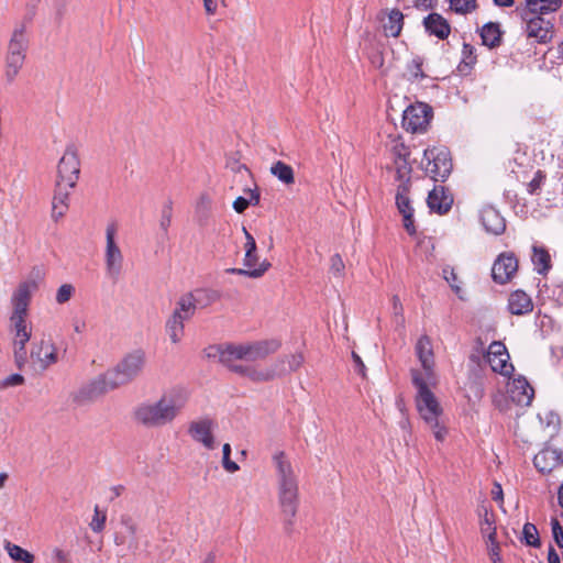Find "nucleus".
Returning a JSON list of instances; mask_svg holds the SVG:
<instances>
[{"label": "nucleus", "instance_id": "f257e3e1", "mask_svg": "<svg viewBox=\"0 0 563 563\" xmlns=\"http://www.w3.org/2000/svg\"><path fill=\"white\" fill-rule=\"evenodd\" d=\"M278 341H256L228 344L220 350L219 360L231 372L254 383L271 382L286 374L285 360L261 363L279 349Z\"/></svg>", "mask_w": 563, "mask_h": 563}, {"label": "nucleus", "instance_id": "f03ea898", "mask_svg": "<svg viewBox=\"0 0 563 563\" xmlns=\"http://www.w3.org/2000/svg\"><path fill=\"white\" fill-rule=\"evenodd\" d=\"M276 474L277 503L287 533L292 532L299 507V481L289 456L284 451L273 454Z\"/></svg>", "mask_w": 563, "mask_h": 563}, {"label": "nucleus", "instance_id": "7ed1b4c3", "mask_svg": "<svg viewBox=\"0 0 563 563\" xmlns=\"http://www.w3.org/2000/svg\"><path fill=\"white\" fill-rule=\"evenodd\" d=\"M188 401V391L180 386L166 389L153 402L139 405L133 418L136 423L145 428H161L172 423L183 411Z\"/></svg>", "mask_w": 563, "mask_h": 563}, {"label": "nucleus", "instance_id": "20e7f679", "mask_svg": "<svg viewBox=\"0 0 563 563\" xmlns=\"http://www.w3.org/2000/svg\"><path fill=\"white\" fill-rule=\"evenodd\" d=\"M412 384L417 388L416 405L420 417L432 430L438 441H443L446 437V428L441 423L442 407L429 386H433L429 380L422 377L419 369H411Z\"/></svg>", "mask_w": 563, "mask_h": 563}, {"label": "nucleus", "instance_id": "39448f33", "mask_svg": "<svg viewBox=\"0 0 563 563\" xmlns=\"http://www.w3.org/2000/svg\"><path fill=\"white\" fill-rule=\"evenodd\" d=\"M27 49V38L23 26L14 29L7 47L4 59V77L12 84L24 65Z\"/></svg>", "mask_w": 563, "mask_h": 563}, {"label": "nucleus", "instance_id": "423d86ee", "mask_svg": "<svg viewBox=\"0 0 563 563\" xmlns=\"http://www.w3.org/2000/svg\"><path fill=\"white\" fill-rule=\"evenodd\" d=\"M242 232L245 236L244 243V268H229L228 273L247 276L250 278L262 277L271 267V263L267 260L260 262V257L256 253V241L253 235L247 231L245 227H242Z\"/></svg>", "mask_w": 563, "mask_h": 563}, {"label": "nucleus", "instance_id": "0eeeda50", "mask_svg": "<svg viewBox=\"0 0 563 563\" xmlns=\"http://www.w3.org/2000/svg\"><path fill=\"white\" fill-rule=\"evenodd\" d=\"M10 330L13 334V355L15 364L22 368L27 362L26 344L32 336V325L27 322V314L12 313Z\"/></svg>", "mask_w": 563, "mask_h": 563}, {"label": "nucleus", "instance_id": "6e6552de", "mask_svg": "<svg viewBox=\"0 0 563 563\" xmlns=\"http://www.w3.org/2000/svg\"><path fill=\"white\" fill-rule=\"evenodd\" d=\"M146 363V355L143 350H134L124 355L110 372L118 386L125 385L141 375Z\"/></svg>", "mask_w": 563, "mask_h": 563}, {"label": "nucleus", "instance_id": "1a4fd4ad", "mask_svg": "<svg viewBox=\"0 0 563 563\" xmlns=\"http://www.w3.org/2000/svg\"><path fill=\"white\" fill-rule=\"evenodd\" d=\"M80 165L77 146L74 144L67 145L57 165L55 184L75 188L80 177Z\"/></svg>", "mask_w": 563, "mask_h": 563}, {"label": "nucleus", "instance_id": "9d476101", "mask_svg": "<svg viewBox=\"0 0 563 563\" xmlns=\"http://www.w3.org/2000/svg\"><path fill=\"white\" fill-rule=\"evenodd\" d=\"M422 164L426 174L434 181H444L452 170V161L446 148H427Z\"/></svg>", "mask_w": 563, "mask_h": 563}, {"label": "nucleus", "instance_id": "9b49d317", "mask_svg": "<svg viewBox=\"0 0 563 563\" xmlns=\"http://www.w3.org/2000/svg\"><path fill=\"white\" fill-rule=\"evenodd\" d=\"M57 362V347L51 340L41 339L32 343L30 365L35 372H44Z\"/></svg>", "mask_w": 563, "mask_h": 563}, {"label": "nucleus", "instance_id": "f8f14e48", "mask_svg": "<svg viewBox=\"0 0 563 563\" xmlns=\"http://www.w3.org/2000/svg\"><path fill=\"white\" fill-rule=\"evenodd\" d=\"M118 228L109 223L106 228L104 263L109 276L117 277L122 271L123 254L117 242Z\"/></svg>", "mask_w": 563, "mask_h": 563}, {"label": "nucleus", "instance_id": "ddd939ff", "mask_svg": "<svg viewBox=\"0 0 563 563\" xmlns=\"http://www.w3.org/2000/svg\"><path fill=\"white\" fill-rule=\"evenodd\" d=\"M415 352L422 367L419 371L422 373V377L429 380L430 384L435 385V360L431 339L426 334L421 335L416 343Z\"/></svg>", "mask_w": 563, "mask_h": 563}, {"label": "nucleus", "instance_id": "4468645a", "mask_svg": "<svg viewBox=\"0 0 563 563\" xmlns=\"http://www.w3.org/2000/svg\"><path fill=\"white\" fill-rule=\"evenodd\" d=\"M432 117L431 108L422 102L407 107L402 115V126L412 133L423 131Z\"/></svg>", "mask_w": 563, "mask_h": 563}, {"label": "nucleus", "instance_id": "2eb2a0df", "mask_svg": "<svg viewBox=\"0 0 563 563\" xmlns=\"http://www.w3.org/2000/svg\"><path fill=\"white\" fill-rule=\"evenodd\" d=\"M522 19L526 21V32L528 37L534 38L538 43H548L554 34L553 23L545 19L544 15H528L527 11L522 12Z\"/></svg>", "mask_w": 563, "mask_h": 563}, {"label": "nucleus", "instance_id": "dca6fc26", "mask_svg": "<svg viewBox=\"0 0 563 563\" xmlns=\"http://www.w3.org/2000/svg\"><path fill=\"white\" fill-rule=\"evenodd\" d=\"M117 387L119 386L117 385L110 372H108L107 374L95 378L88 385L79 389L75 396V400L78 404L92 401L109 390L115 389Z\"/></svg>", "mask_w": 563, "mask_h": 563}, {"label": "nucleus", "instance_id": "f3484780", "mask_svg": "<svg viewBox=\"0 0 563 563\" xmlns=\"http://www.w3.org/2000/svg\"><path fill=\"white\" fill-rule=\"evenodd\" d=\"M117 387L119 386L117 385L110 372H108L107 374L95 378L88 385L79 389L75 396V400L78 404L92 401L109 390L115 389Z\"/></svg>", "mask_w": 563, "mask_h": 563}, {"label": "nucleus", "instance_id": "a211bd4d", "mask_svg": "<svg viewBox=\"0 0 563 563\" xmlns=\"http://www.w3.org/2000/svg\"><path fill=\"white\" fill-rule=\"evenodd\" d=\"M487 362L495 373L503 376H510L514 372V366L509 363V354L504 343L493 342L487 352Z\"/></svg>", "mask_w": 563, "mask_h": 563}, {"label": "nucleus", "instance_id": "6ab92c4d", "mask_svg": "<svg viewBox=\"0 0 563 563\" xmlns=\"http://www.w3.org/2000/svg\"><path fill=\"white\" fill-rule=\"evenodd\" d=\"M518 271V260L514 253H501L494 262L492 276L495 282L505 284L509 282Z\"/></svg>", "mask_w": 563, "mask_h": 563}, {"label": "nucleus", "instance_id": "aec40b11", "mask_svg": "<svg viewBox=\"0 0 563 563\" xmlns=\"http://www.w3.org/2000/svg\"><path fill=\"white\" fill-rule=\"evenodd\" d=\"M410 186L408 184H399L396 195V205L399 213L402 216V224L408 234L413 235L416 233V227L413 221V208L409 199Z\"/></svg>", "mask_w": 563, "mask_h": 563}, {"label": "nucleus", "instance_id": "412c9836", "mask_svg": "<svg viewBox=\"0 0 563 563\" xmlns=\"http://www.w3.org/2000/svg\"><path fill=\"white\" fill-rule=\"evenodd\" d=\"M213 422L210 419H200L190 422L188 433L196 441L201 443L206 449L213 450L216 441L213 437Z\"/></svg>", "mask_w": 563, "mask_h": 563}, {"label": "nucleus", "instance_id": "4be33fe9", "mask_svg": "<svg viewBox=\"0 0 563 563\" xmlns=\"http://www.w3.org/2000/svg\"><path fill=\"white\" fill-rule=\"evenodd\" d=\"M36 289V283L27 280L19 284L11 297L13 307L12 313H29V306L33 291Z\"/></svg>", "mask_w": 563, "mask_h": 563}, {"label": "nucleus", "instance_id": "5701e85b", "mask_svg": "<svg viewBox=\"0 0 563 563\" xmlns=\"http://www.w3.org/2000/svg\"><path fill=\"white\" fill-rule=\"evenodd\" d=\"M70 188L65 185L55 184L54 195L52 198L51 217L54 222H58L67 213L69 209Z\"/></svg>", "mask_w": 563, "mask_h": 563}, {"label": "nucleus", "instance_id": "b1692460", "mask_svg": "<svg viewBox=\"0 0 563 563\" xmlns=\"http://www.w3.org/2000/svg\"><path fill=\"white\" fill-rule=\"evenodd\" d=\"M508 394L515 404L526 407L531 404L534 390L525 377H518L509 383Z\"/></svg>", "mask_w": 563, "mask_h": 563}, {"label": "nucleus", "instance_id": "393cba45", "mask_svg": "<svg viewBox=\"0 0 563 563\" xmlns=\"http://www.w3.org/2000/svg\"><path fill=\"white\" fill-rule=\"evenodd\" d=\"M533 463L541 473H550L563 464L562 453L555 449L545 448L536 454Z\"/></svg>", "mask_w": 563, "mask_h": 563}, {"label": "nucleus", "instance_id": "a878e982", "mask_svg": "<svg viewBox=\"0 0 563 563\" xmlns=\"http://www.w3.org/2000/svg\"><path fill=\"white\" fill-rule=\"evenodd\" d=\"M482 224L488 233L499 235L506 230L504 217L492 206H486L481 212Z\"/></svg>", "mask_w": 563, "mask_h": 563}, {"label": "nucleus", "instance_id": "bb28decb", "mask_svg": "<svg viewBox=\"0 0 563 563\" xmlns=\"http://www.w3.org/2000/svg\"><path fill=\"white\" fill-rule=\"evenodd\" d=\"M477 514L479 517V529L482 537L486 542L495 541L497 531L494 512L485 504H482L477 509Z\"/></svg>", "mask_w": 563, "mask_h": 563}, {"label": "nucleus", "instance_id": "cd10ccee", "mask_svg": "<svg viewBox=\"0 0 563 563\" xmlns=\"http://www.w3.org/2000/svg\"><path fill=\"white\" fill-rule=\"evenodd\" d=\"M428 206L432 211L440 214L446 213L453 203L451 195L446 194L444 187L435 186L429 194L427 199Z\"/></svg>", "mask_w": 563, "mask_h": 563}, {"label": "nucleus", "instance_id": "c85d7f7f", "mask_svg": "<svg viewBox=\"0 0 563 563\" xmlns=\"http://www.w3.org/2000/svg\"><path fill=\"white\" fill-rule=\"evenodd\" d=\"M423 25L431 35L445 40L451 33V26L446 19L439 13H430L423 19Z\"/></svg>", "mask_w": 563, "mask_h": 563}, {"label": "nucleus", "instance_id": "c756f323", "mask_svg": "<svg viewBox=\"0 0 563 563\" xmlns=\"http://www.w3.org/2000/svg\"><path fill=\"white\" fill-rule=\"evenodd\" d=\"M508 309L511 314H527L533 310V302L528 294L522 290H516L509 295Z\"/></svg>", "mask_w": 563, "mask_h": 563}, {"label": "nucleus", "instance_id": "7c9ffc66", "mask_svg": "<svg viewBox=\"0 0 563 563\" xmlns=\"http://www.w3.org/2000/svg\"><path fill=\"white\" fill-rule=\"evenodd\" d=\"M561 3L562 0H526V8L523 11H527L528 15H547L555 12L561 7Z\"/></svg>", "mask_w": 563, "mask_h": 563}, {"label": "nucleus", "instance_id": "2f4dec72", "mask_svg": "<svg viewBox=\"0 0 563 563\" xmlns=\"http://www.w3.org/2000/svg\"><path fill=\"white\" fill-rule=\"evenodd\" d=\"M404 26V14L398 9H393L383 20V31L386 36L398 37Z\"/></svg>", "mask_w": 563, "mask_h": 563}, {"label": "nucleus", "instance_id": "473e14b6", "mask_svg": "<svg viewBox=\"0 0 563 563\" xmlns=\"http://www.w3.org/2000/svg\"><path fill=\"white\" fill-rule=\"evenodd\" d=\"M185 320L178 313H172L166 321V333L173 344H178L185 335Z\"/></svg>", "mask_w": 563, "mask_h": 563}, {"label": "nucleus", "instance_id": "72a5a7b5", "mask_svg": "<svg viewBox=\"0 0 563 563\" xmlns=\"http://www.w3.org/2000/svg\"><path fill=\"white\" fill-rule=\"evenodd\" d=\"M212 211V197L208 192H202L199 195L196 206H195V214L197 222L200 225L206 224Z\"/></svg>", "mask_w": 563, "mask_h": 563}, {"label": "nucleus", "instance_id": "f704fd0d", "mask_svg": "<svg viewBox=\"0 0 563 563\" xmlns=\"http://www.w3.org/2000/svg\"><path fill=\"white\" fill-rule=\"evenodd\" d=\"M501 31L498 23L488 22L481 30L483 44L493 48L500 45Z\"/></svg>", "mask_w": 563, "mask_h": 563}, {"label": "nucleus", "instance_id": "c9c22d12", "mask_svg": "<svg viewBox=\"0 0 563 563\" xmlns=\"http://www.w3.org/2000/svg\"><path fill=\"white\" fill-rule=\"evenodd\" d=\"M190 295L194 298L196 308H206L217 302L221 297L220 292L213 289H198L190 292Z\"/></svg>", "mask_w": 563, "mask_h": 563}, {"label": "nucleus", "instance_id": "e433bc0d", "mask_svg": "<svg viewBox=\"0 0 563 563\" xmlns=\"http://www.w3.org/2000/svg\"><path fill=\"white\" fill-rule=\"evenodd\" d=\"M271 173L285 185H292L295 183L292 167L282 161H277L272 165Z\"/></svg>", "mask_w": 563, "mask_h": 563}, {"label": "nucleus", "instance_id": "4c0bfd02", "mask_svg": "<svg viewBox=\"0 0 563 563\" xmlns=\"http://www.w3.org/2000/svg\"><path fill=\"white\" fill-rule=\"evenodd\" d=\"M532 262L539 274H547L551 268L550 254L543 247L533 246Z\"/></svg>", "mask_w": 563, "mask_h": 563}, {"label": "nucleus", "instance_id": "58836bf2", "mask_svg": "<svg viewBox=\"0 0 563 563\" xmlns=\"http://www.w3.org/2000/svg\"><path fill=\"white\" fill-rule=\"evenodd\" d=\"M196 309L194 298L190 294H187L177 301L173 313H178L183 320L187 321L195 314Z\"/></svg>", "mask_w": 563, "mask_h": 563}, {"label": "nucleus", "instance_id": "ea45409f", "mask_svg": "<svg viewBox=\"0 0 563 563\" xmlns=\"http://www.w3.org/2000/svg\"><path fill=\"white\" fill-rule=\"evenodd\" d=\"M5 550L8 551L9 556L19 563H33L34 562V555L29 552L27 550H24L23 548L13 544L11 542L5 543Z\"/></svg>", "mask_w": 563, "mask_h": 563}, {"label": "nucleus", "instance_id": "a19ab883", "mask_svg": "<svg viewBox=\"0 0 563 563\" xmlns=\"http://www.w3.org/2000/svg\"><path fill=\"white\" fill-rule=\"evenodd\" d=\"M386 146L388 147L394 161L398 158L409 157L408 147L398 136L390 135L388 142L386 143Z\"/></svg>", "mask_w": 563, "mask_h": 563}, {"label": "nucleus", "instance_id": "79ce46f5", "mask_svg": "<svg viewBox=\"0 0 563 563\" xmlns=\"http://www.w3.org/2000/svg\"><path fill=\"white\" fill-rule=\"evenodd\" d=\"M394 166L396 169L397 180L400 184H408L410 186L411 166L408 162V157L395 159Z\"/></svg>", "mask_w": 563, "mask_h": 563}, {"label": "nucleus", "instance_id": "37998d69", "mask_svg": "<svg viewBox=\"0 0 563 563\" xmlns=\"http://www.w3.org/2000/svg\"><path fill=\"white\" fill-rule=\"evenodd\" d=\"M393 318L397 329H405L404 306L397 295L391 297Z\"/></svg>", "mask_w": 563, "mask_h": 563}, {"label": "nucleus", "instance_id": "c03bdc74", "mask_svg": "<svg viewBox=\"0 0 563 563\" xmlns=\"http://www.w3.org/2000/svg\"><path fill=\"white\" fill-rule=\"evenodd\" d=\"M450 8L460 14H467L476 10V0H450Z\"/></svg>", "mask_w": 563, "mask_h": 563}, {"label": "nucleus", "instance_id": "a18cd8bd", "mask_svg": "<svg viewBox=\"0 0 563 563\" xmlns=\"http://www.w3.org/2000/svg\"><path fill=\"white\" fill-rule=\"evenodd\" d=\"M278 360H285V368H286V373H287L288 371L289 372L298 371L305 362V356L302 353L298 352V353L289 354L285 357H279Z\"/></svg>", "mask_w": 563, "mask_h": 563}, {"label": "nucleus", "instance_id": "49530a36", "mask_svg": "<svg viewBox=\"0 0 563 563\" xmlns=\"http://www.w3.org/2000/svg\"><path fill=\"white\" fill-rule=\"evenodd\" d=\"M522 534L528 545L538 548L540 547L539 533L534 525L526 523L522 529Z\"/></svg>", "mask_w": 563, "mask_h": 563}, {"label": "nucleus", "instance_id": "de8ad7c7", "mask_svg": "<svg viewBox=\"0 0 563 563\" xmlns=\"http://www.w3.org/2000/svg\"><path fill=\"white\" fill-rule=\"evenodd\" d=\"M75 294V287L71 284H63L56 292V302L59 305L66 303L71 299Z\"/></svg>", "mask_w": 563, "mask_h": 563}, {"label": "nucleus", "instance_id": "09e8293b", "mask_svg": "<svg viewBox=\"0 0 563 563\" xmlns=\"http://www.w3.org/2000/svg\"><path fill=\"white\" fill-rule=\"evenodd\" d=\"M443 274H444V278L451 285V287L455 291V294L460 298H463V289L459 284L460 280H459V277H457L456 273L454 272V269L445 268V269H443Z\"/></svg>", "mask_w": 563, "mask_h": 563}, {"label": "nucleus", "instance_id": "8fccbe9b", "mask_svg": "<svg viewBox=\"0 0 563 563\" xmlns=\"http://www.w3.org/2000/svg\"><path fill=\"white\" fill-rule=\"evenodd\" d=\"M106 519H107L106 512L100 511L98 506H96L95 515L90 522L91 530L95 532H101L104 529Z\"/></svg>", "mask_w": 563, "mask_h": 563}, {"label": "nucleus", "instance_id": "3c124183", "mask_svg": "<svg viewBox=\"0 0 563 563\" xmlns=\"http://www.w3.org/2000/svg\"><path fill=\"white\" fill-rule=\"evenodd\" d=\"M331 273L336 277H342L344 275L345 265L342 257L339 254H334L331 256Z\"/></svg>", "mask_w": 563, "mask_h": 563}, {"label": "nucleus", "instance_id": "603ef678", "mask_svg": "<svg viewBox=\"0 0 563 563\" xmlns=\"http://www.w3.org/2000/svg\"><path fill=\"white\" fill-rule=\"evenodd\" d=\"M409 71L410 78L417 79L419 77H423L422 73V60L417 57L413 58L409 64H407V73Z\"/></svg>", "mask_w": 563, "mask_h": 563}, {"label": "nucleus", "instance_id": "864d4df0", "mask_svg": "<svg viewBox=\"0 0 563 563\" xmlns=\"http://www.w3.org/2000/svg\"><path fill=\"white\" fill-rule=\"evenodd\" d=\"M487 552L493 563H503L500 556V547L497 540L486 542Z\"/></svg>", "mask_w": 563, "mask_h": 563}, {"label": "nucleus", "instance_id": "5fc2aeb1", "mask_svg": "<svg viewBox=\"0 0 563 563\" xmlns=\"http://www.w3.org/2000/svg\"><path fill=\"white\" fill-rule=\"evenodd\" d=\"M24 384V377L21 374H11L0 382L1 388L20 386Z\"/></svg>", "mask_w": 563, "mask_h": 563}, {"label": "nucleus", "instance_id": "6e6d98bb", "mask_svg": "<svg viewBox=\"0 0 563 563\" xmlns=\"http://www.w3.org/2000/svg\"><path fill=\"white\" fill-rule=\"evenodd\" d=\"M552 534L558 547L563 548V528L561 527L559 520L553 518L551 520Z\"/></svg>", "mask_w": 563, "mask_h": 563}, {"label": "nucleus", "instance_id": "4d7b16f0", "mask_svg": "<svg viewBox=\"0 0 563 563\" xmlns=\"http://www.w3.org/2000/svg\"><path fill=\"white\" fill-rule=\"evenodd\" d=\"M463 63L467 66H472L476 63L475 48L471 44L463 45Z\"/></svg>", "mask_w": 563, "mask_h": 563}, {"label": "nucleus", "instance_id": "13d9d810", "mask_svg": "<svg viewBox=\"0 0 563 563\" xmlns=\"http://www.w3.org/2000/svg\"><path fill=\"white\" fill-rule=\"evenodd\" d=\"M52 556L56 563H70V554L60 548H54L52 550Z\"/></svg>", "mask_w": 563, "mask_h": 563}, {"label": "nucleus", "instance_id": "bf43d9fd", "mask_svg": "<svg viewBox=\"0 0 563 563\" xmlns=\"http://www.w3.org/2000/svg\"><path fill=\"white\" fill-rule=\"evenodd\" d=\"M73 330L76 334L81 335L87 330V322L81 317H74L71 320Z\"/></svg>", "mask_w": 563, "mask_h": 563}, {"label": "nucleus", "instance_id": "052dcab7", "mask_svg": "<svg viewBox=\"0 0 563 563\" xmlns=\"http://www.w3.org/2000/svg\"><path fill=\"white\" fill-rule=\"evenodd\" d=\"M222 465L229 473H235L240 470L239 465L230 459V455H222Z\"/></svg>", "mask_w": 563, "mask_h": 563}, {"label": "nucleus", "instance_id": "680f3d73", "mask_svg": "<svg viewBox=\"0 0 563 563\" xmlns=\"http://www.w3.org/2000/svg\"><path fill=\"white\" fill-rule=\"evenodd\" d=\"M544 179V175L539 170L534 178L529 183V191L531 194L537 192V190L540 188L542 180Z\"/></svg>", "mask_w": 563, "mask_h": 563}, {"label": "nucleus", "instance_id": "e2e57ef3", "mask_svg": "<svg viewBox=\"0 0 563 563\" xmlns=\"http://www.w3.org/2000/svg\"><path fill=\"white\" fill-rule=\"evenodd\" d=\"M249 207V200L244 197H238L234 201H233V209L238 212V213H243Z\"/></svg>", "mask_w": 563, "mask_h": 563}, {"label": "nucleus", "instance_id": "0e129e2a", "mask_svg": "<svg viewBox=\"0 0 563 563\" xmlns=\"http://www.w3.org/2000/svg\"><path fill=\"white\" fill-rule=\"evenodd\" d=\"M121 521L124 525L129 536L134 538L136 533V525L133 522V520L129 517H123Z\"/></svg>", "mask_w": 563, "mask_h": 563}, {"label": "nucleus", "instance_id": "69168bd1", "mask_svg": "<svg viewBox=\"0 0 563 563\" xmlns=\"http://www.w3.org/2000/svg\"><path fill=\"white\" fill-rule=\"evenodd\" d=\"M492 496H493V499L496 500V501H499V503H503L504 501V493H503V488H501V485L499 483H494V487H493V490H492Z\"/></svg>", "mask_w": 563, "mask_h": 563}, {"label": "nucleus", "instance_id": "338daca9", "mask_svg": "<svg viewBox=\"0 0 563 563\" xmlns=\"http://www.w3.org/2000/svg\"><path fill=\"white\" fill-rule=\"evenodd\" d=\"M352 357H353V361L355 363V366H356V371L363 376L365 377V365L362 361V358L360 357L358 354H356L355 352H352Z\"/></svg>", "mask_w": 563, "mask_h": 563}, {"label": "nucleus", "instance_id": "774afa93", "mask_svg": "<svg viewBox=\"0 0 563 563\" xmlns=\"http://www.w3.org/2000/svg\"><path fill=\"white\" fill-rule=\"evenodd\" d=\"M203 8H205L207 14L213 15L218 9L217 1L216 0H203Z\"/></svg>", "mask_w": 563, "mask_h": 563}]
</instances>
